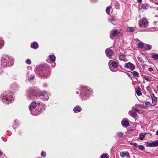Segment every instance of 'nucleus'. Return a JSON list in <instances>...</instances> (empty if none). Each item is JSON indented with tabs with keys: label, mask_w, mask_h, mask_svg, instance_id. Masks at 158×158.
I'll list each match as a JSON object with an SVG mask.
<instances>
[{
	"label": "nucleus",
	"mask_w": 158,
	"mask_h": 158,
	"mask_svg": "<svg viewBox=\"0 0 158 158\" xmlns=\"http://www.w3.org/2000/svg\"><path fill=\"white\" fill-rule=\"evenodd\" d=\"M156 134L157 135H158V130H157L156 131Z\"/></svg>",
	"instance_id": "nucleus-46"
},
{
	"label": "nucleus",
	"mask_w": 158,
	"mask_h": 158,
	"mask_svg": "<svg viewBox=\"0 0 158 158\" xmlns=\"http://www.w3.org/2000/svg\"><path fill=\"white\" fill-rule=\"evenodd\" d=\"M137 1L139 3H140L142 2V0H137Z\"/></svg>",
	"instance_id": "nucleus-45"
},
{
	"label": "nucleus",
	"mask_w": 158,
	"mask_h": 158,
	"mask_svg": "<svg viewBox=\"0 0 158 158\" xmlns=\"http://www.w3.org/2000/svg\"><path fill=\"white\" fill-rule=\"evenodd\" d=\"M148 70L150 72H152L153 71V69L151 67H150L148 69Z\"/></svg>",
	"instance_id": "nucleus-41"
},
{
	"label": "nucleus",
	"mask_w": 158,
	"mask_h": 158,
	"mask_svg": "<svg viewBox=\"0 0 158 158\" xmlns=\"http://www.w3.org/2000/svg\"><path fill=\"white\" fill-rule=\"evenodd\" d=\"M44 86H45V87H46L47 86V85L45 84H44Z\"/></svg>",
	"instance_id": "nucleus-49"
},
{
	"label": "nucleus",
	"mask_w": 158,
	"mask_h": 158,
	"mask_svg": "<svg viewBox=\"0 0 158 158\" xmlns=\"http://www.w3.org/2000/svg\"><path fill=\"white\" fill-rule=\"evenodd\" d=\"M37 111H38V112H39V114L40 113V111L39 110L35 109V110H34V113H35L36 112H37Z\"/></svg>",
	"instance_id": "nucleus-44"
},
{
	"label": "nucleus",
	"mask_w": 158,
	"mask_h": 158,
	"mask_svg": "<svg viewBox=\"0 0 158 158\" xmlns=\"http://www.w3.org/2000/svg\"><path fill=\"white\" fill-rule=\"evenodd\" d=\"M129 114L130 115L134 118L136 117L137 116L136 113L132 111H130L129 112Z\"/></svg>",
	"instance_id": "nucleus-16"
},
{
	"label": "nucleus",
	"mask_w": 158,
	"mask_h": 158,
	"mask_svg": "<svg viewBox=\"0 0 158 158\" xmlns=\"http://www.w3.org/2000/svg\"><path fill=\"white\" fill-rule=\"evenodd\" d=\"M2 152L0 151V156H2Z\"/></svg>",
	"instance_id": "nucleus-48"
},
{
	"label": "nucleus",
	"mask_w": 158,
	"mask_h": 158,
	"mask_svg": "<svg viewBox=\"0 0 158 158\" xmlns=\"http://www.w3.org/2000/svg\"><path fill=\"white\" fill-rule=\"evenodd\" d=\"M133 145L134 146L136 147H137V144L136 143H133Z\"/></svg>",
	"instance_id": "nucleus-43"
},
{
	"label": "nucleus",
	"mask_w": 158,
	"mask_h": 158,
	"mask_svg": "<svg viewBox=\"0 0 158 158\" xmlns=\"http://www.w3.org/2000/svg\"><path fill=\"white\" fill-rule=\"evenodd\" d=\"M110 22L114 25H115L116 23L115 19L113 18H111L110 19Z\"/></svg>",
	"instance_id": "nucleus-26"
},
{
	"label": "nucleus",
	"mask_w": 158,
	"mask_h": 158,
	"mask_svg": "<svg viewBox=\"0 0 158 158\" xmlns=\"http://www.w3.org/2000/svg\"><path fill=\"white\" fill-rule=\"evenodd\" d=\"M34 77H35V76L34 75H31L30 78V79L29 80H32L33 79H34Z\"/></svg>",
	"instance_id": "nucleus-40"
},
{
	"label": "nucleus",
	"mask_w": 158,
	"mask_h": 158,
	"mask_svg": "<svg viewBox=\"0 0 158 158\" xmlns=\"http://www.w3.org/2000/svg\"><path fill=\"white\" fill-rule=\"evenodd\" d=\"M3 41L1 38H0V49L2 47L3 45Z\"/></svg>",
	"instance_id": "nucleus-29"
},
{
	"label": "nucleus",
	"mask_w": 158,
	"mask_h": 158,
	"mask_svg": "<svg viewBox=\"0 0 158 158\" xmlns=\"http://www.w3.org/2000/svg\"><path fill=\"white\" fill-rule=\"evenodd\" d=\"M152 57L154 60H156L158 59V54H156L153 55H152Z\"/></svg>",
	"instance_id": "nucleus-27"
},
{
	"label": "nucleus",
	"mask_w": 158,
	"mask_h": 158,
	"mask_svg": "<svg viewBox=\"0 0 158 158\" xmlns=\"http://www.w3.org/2000/svg\"><path fill=\"white\" fill-rule=\"evenodd\" d=\"M131 73H132L134 77H139V74L136 71H134L133 72H131Z\"/></svg>",
	"instance_id": "nucleus-24"
},
{
	"label": "nucleus",
	"mask_w": 158,
	"mask_h": 158,
	"mask_svg": "<svg viewBox=\"0 0 158 158\" xmlns=\"http://www.w3.org/2000/svg\"><path fill=\"white\" fill-rule=\"evenodd\" d=\"M122 124L123 127H127L129 125V123L128 121L125 120H123L122 122Z\"/></svg>",
	"instance_id": "nucleus-14"
},
{
	"label": "nucleus",
	"mask_w": 158,
	"mask_h": 158,
	"mask_svg": "<svg viewBox=\"0 0 158 158\" xmlns=\"http://www.w3.org/2000/svg\"><path fill=\"white\" fill-rule=\"evenodd\" d=\"M138 46L139 48H142L144 46L143 43L142 42L139 43Z\"/></svg>",
	"instance_id": "nucleus-30"
},
{
	"label": "nucleus",
	"mask_w": 158,
	"mask_h": 158,
	"mask_svg": "<svg viewBox=\"0 0 158 158\" xmlns=\"http://www.w3.org/2000/svg\"><path fill=\"white\" fill-rule=\"evenodd\" d=\"M130 144L131 145H133V143H130Z\"/></svg>",
	"instance_id": "nucleus-50"
},
{
	"label": "nucleus",
	"mask_w": 158,
	"mask_h": 158,
	"mask_svg": "<svg viewBox=\"0 0 158 158\" xmlns=\"http://www.w3.org/2000/svg\"><path fill=\"white\" fill-rule=\"evenodd\" d=\"M36 104L35 102H33L29 106V110L31 111V114L34 115H37L39 114V112H36L35 113L34 112V110H35V107Z\"/></svg>",
	"instance_id": "nucleus-4"
},
{
	"label": "nucleus",
	"mask_w": 158,
	"mask_h": 158,
	"mask_svg": "<svg viewBox=\"0 0 158 158\" xmlns=\"http://www.w3.org/2000/svg\"><path fill=\"white\" fill-rule=\"evenodd\" d=\"M120 156L122 157H124L125 156L127 158H130V154L127 151L120 152Z\"/></svg>",
	"instance_id": "nucleus-9"
},
{
	"label": "nucleus",
	"mask_w": 158,
	"mask_h": 158,
	"mask_svg": "<svg viewBox=\"0 0 158 158\" xmlns=\"http://www.w3.org/2000/svg\"><path fill=\"white\" fill-rule=\"evenodd\" d=\"M152 48V46L149 44H146L144 46V48L146 50H150Z\"/></svg>",
	"instance_id": "nucleus-20"
},
{
	"label": "nucleus",
	"mask_w": 158,
	"mask_h": 158,
	"mask_svg": "<svg viewBox=\"0 0 158 158\" xmlns=\"http://www.w3.org/2000/svg\"><path fill=\"white\" fill-rule=\"evenodd\" d=\"M145 105L147 107H150L151 106V103L148 102H145Z\"/></svg>",
	"instance_id": "nucleus-39"
},
{
	"label": "nucleus",
	"mask_w": 158,
	"mask_h": 158,
	"mask_svg": "<svg viewBox=\"0 0 158 158\" xmlns=\"http://www.w3.org/2000/svg\"><path fill=\"white\" fill-rule=\"evenodd\" d=\"M91 92V90L89 88L86 86H82L79 88L78 90L76 92V94H80V98L81 100H85L89 98Z\"/></svg>",
	"instance_id": "nucleus-1"
},
{
	"label": "nucleus",
	"mask_w": 158,
	"mask_h": 158,
	"mask_svg": "<svg viewBox=\"0 0 158 158\" xmlns=\"http://www.w3.org/2000/svg\"><path fill=\"white\" fill-rule=\"evenodd\" d=\"M118 34V31L117 30L115 29L113 31H111L110 32V38L112 39H114L115 37L117 36Z\"/></svg>",
	"instance_id": "nucleus-7"
},
{
	"label": "nucleus",
	"mask_w": 158,
	"mask_h": 158,
	"mask_svg": "<svg viewBox=\"0 0 158 158\" xmlns=\"http://www.w3.org/2000/svg\"><path fill=\"white\" fill-rule=\"evenodd\" d=\"M139 25H140V23H139Z\"/></svg>",
	"instance_id": "nucleus-53"
},
{
	"label": "nucleus",
	"mask_w": 158,
	"mask_h": 158,
	"mask_svg": "<svg viewBox=\"0 0 158 158\" xmlns=\"http://www.w3.org/2000/svg\"><path fill=\"white\" fill-rule=\"evenodd\" d=\"M143 109H146V108H145V107H144V106L143 107Z\"/></svg>",
	"instance_id": "nucleus-51"
},
{
	"label": "nucleus",
	"mask_w": 158,
	"mask_h": 158,
	"mask_svg": "<svg viewBox=\"0 0 158 158\" xmlns=\"http://www.w3.org/2000/svg\"><path fill=\"white\" fill-rule=\"evenodd\" d=\"M119 60H123L124 61H126V60L125 56L123 55H121L119 56Z\"/></svg>",
	"instance_id": "nucleus-21"
},
{
	"label": "nucleus",
	"mask_w": 158,
	"mask_h": 158,
	"mask_svg": "<svg viewBox=\"0 0 158 158\" xmlns=\"http://www.w3.org/2000/svg\"><path fill=\"white\" fill-rule=\"evenodd\" d=\"M152 106H154L156 104L157 101V98L154 96V94L152 95Z\"/></svg>",
	"instance_id": "nucleus-11"
},
{
	"label": "nucleus",
	"mask_w": 158,
	"mask_h": 158,
	"mask_svg": "<svg viewBox=\"0 0 158 158\" xmlns=\"http://www.w3.org/2000/svg\"><path fill=\"white\" fill-rule=\"evenodd\" d=\"M50 60L51 61L54 62L56 59V57L54 55H50L49 56Z\"/></svg>",
	"instance_id": "nucleus-17"
},
{
	"label": "nucleus",
	"mask_w": 158,
	"mask_h": 158,
	"mask_svg": "<svg viewBox=\"0 0 158 158\" xmlns=\"http://www.w3.org/2000/svg\"><path fill=\"white\" fill-rule=\"evenodd\" d=\"M31 46L32 48L36 49L38 48V44L36 42H34L31 44Z\"/></svg>",
	"instance_id": "nucleus-15"
},
{
	"label": "nucleus",
	"mask_w": 158,
	"mask_h": 158,
	"mask_svg": "<svg viewBox=\"0 0 158 158\" xmlns=\"http://www.w3.org/2000/svg\"><path fill=\"white\" fill-rule=\"evenodd\" d=\"M26 63L28 64H31V60L29 59H27L25 61Z\"/></svg>",
	"instance_id": "nucleus-38"
},
{
	"label": "nucleus",
	"mask_w": 158,
	"mask_h": 158,
	"mask_svg": "<svg viewBox=\"0 0 158 158\" xmlns=\"http://www.w3.org/2000/svg\"><path fill=\"white\" fill-rule=\"evenodd\" d=\"M146 89L150 93L152 92L151 88L150 86H148L147 87Z\"/></svg>",
	"instance_id": "nucleus-33"
},
{
	"label": "nucleus",
	"mask_w": 158,
	"mask_h": 158,
	"mask_svg": "<svg viewBox=\"0 0 158 158\" xmlns=\"http://www.w3.org/2000/svg\"><path fill=\"white\" fill-rule=\"evenodd\" d=\"M109 67L110 70L113 72H116L117 71V68L112 67V66H111V65H110Z\"/></svg>",
	"instance_id": "nucleus-23"
},
{
	"label": "nucleus",
	"mask_w": 158,
	"mask_h": 158,
	"mask_svg": "<svg viewBox=\"0 0 158 158\" xmlns=\"http://www.w3.org/2000/svg\"><path fill=\"white\" fill-rule=\"evenodd\" d=\"M128 30L131 32H133L134 31V29L133 27H128Z\"/></svg>",
	"instance_id": "nucleus-35"
},
{
	"label": "nucleus",
	"mask_w": 158,
	"mask_h": 158,
	"mask_svg": "<svg viewBox=\"0 0 158 158\" xmlns=\"http://www.w3.org/2000/svg\"><path fill=\"white\" fill-rule=\"evenodd\" d=\"M90 1L92 3L96 2H97V0H90Z\"/></svg>",
	"instance_id": "nucleus-42"
},
{
	"label": "nucleus",
	"mask_w": 158,
	"mask_h": 158,
	"mask_svg": "<svg viewBox=\"0 0 158 158\" xmlns=\"http://www.w3.org/2000/svg\"><path fill=\"white\" fill-rule=\"evenodd\" d=\"M135 91L138 95L140 96L142 94V93L140 91V89L139 88H138L136 89H135Z\"/></svg>",
	"instance_id": "nucleus-19"
},
{
	"label": "nucleus",
	"mask_w": 158,
	"mask_h": 158,
	"mask_svg": "<svg viewBox=\"0 0 158 158\" xmlns=\"http://www.w3.org/2000/svg\"><path fill=\"white\" fill-rule=\"evenodd\" d=\"M40 95L42 96H45V98H41L42 99H44V101L47 100L49 98V97H48V95L47 94V92L45 91L40 92Z\"/></svg>",
	"instance_id": "nucleus-8"
},
{
	"label": "nucleus",
	"mask_w": 158,
	"mask_h": 158,
	"mask_svg": "<svg viewBox=\"0 0 158 158\" xmlns=\"http://www.w3.org/2000/svg\"><path fill=\"white\" fill-rule=\"evenodd\" d=\"M138 148L140 150H142L145 149V147L143 145H139L138 147Z\"/></svg>",
	"instance_id": "nucleus-31"
},
{
	"label": "nucleus",
	"mask_w": 158,
	"mask_h": 158,
	"mask_svg": "<svg viewBox=\"0 0 158 158\" xmlns=\"http://www.w3.org/2000/svg\"><path fill=\"white\" fill-rule=\"evenodd\" d=\"M135 110L137 111V112H139V110L137 109H135Z\"/></svg>",
	"instance_id": "nucleus-47"
},
{
	"label": "nucleus",
	"mask_w": 158,
	"mask_h": 158,
	"mask_svg": "<svg viewBox=\"0 0 158 158\" xmlns=\"http://www.w3.org/2000/svg\"><path fill=\"white\" fill-rule=\"evenodd\" d=\"M109 65H111L112 67L117 68L118 66V64L117 62L115 61H112L111 60H110L109 62Z\"/></svg>",
	"instance_id": "nucleus-10"
},
{
	"label": "nucleus",
	"mask_w": 158,
	"mask_h": 158,
	"mask_svg": "<svg viewBox=\"0 0 158 158\" xmlns=\"http://www.w3.org/2000/svg\"><path fill=\"white\" fill-rule=\"evenodd\" d=\"M30 92L31 94L32 95H35V91L34 89H31L30 90Z\"/></svg>",
	"instance_id": "nucleus-32"
},
{
	"label": "nucleus",
	"mask_w": 158,
	"mask_h": 158,
	"mask_svg": "<svg viewBox=\"0 0 158 158\" xmlns=\"http://www.w3.org/2000/svg\"><path fill=\"white\" fill-rule=\"evenodd\" d=\"M107 154H102L100 157V158H108V157L106 155Z\"/></svg>",
	"instance_id": "nucleus-34"
},
{
	"label": "nucleus",
	"mask_w": 158,
	"mask_h": 158,
	"mask_svg": "<svg viewBox=\"0 0 158 158\" xmlns=\"http://www.w3.org/2000/svg\"><path fill=\"white\" fill-rule=\"evenodd\" d=\"M149 147H156L158 146V141H154L148 144Z\"/></svg>",
	"instance_id": "nucleus-12"
},
{
	"label": "nucleus",
	"mask_w": 158,
	"mask_h": 158,
	"mask_svg": "<svg viewBox=\"0 0 158 158\" xmlns=\"http://www.w3.org/2000/svg\"><path fill=\"white\" fill-rule=\"evenodd\" d=\"M125 68L131 70H133L135 69V66L131 62L126 63L124 66Z\"/></svg>",
	"instance_id": "nucleus-6"
},
{
	"label": "nucleus",
	"mask_w": 158,
	"mask_h": 158,
	"mask_svg": "<svg viewBox=\"0 0 158 158\" xmlns=\"http://www.w3.org/2000/svg\"><path fill=\"white\" fill-rule=\"evenodd\" d=\"M106 56L110 59L112 58V56L114 54L113 51L110 48H107L105 51Z\"/></svg>",
	"instance_id": "nucleus-5"
},
{
	"label": "nucleus",
	"mask_w": 158,
	"mask_h": 158,
	"mask_svg": "<svg viewBox=\"0 0 158 158\" xmlns=\"http://www.w3.org/2000/svg\"><path fill=\"white\" fill-rule=\"evenodd\" d=\"M145 134L144 133H141L139 134V136L140 138V139L141 140L142 139L144 138L145 136Z\"/></svg>",
	"instance_id": "nucleus-25"
},
{
	"label": "nucleus",
	"mask_w": 158,
	"mask_h": 158,
	"mask_svg": "<svg viewBox=\"0 0 158 158\" xmlns=\"http://www.w3.org/2000/svg\"><path fill=\"white\" fill-rule=\"evenodd\" d=\"M73 111L75 113L80 112L81 110V108L78 106H77L73 109Z\"/></svg>",
	"instance_id": "nucleus-13"
},
{
	"label": "nucleus",
	"mask_w": 158,
	"mask_h": 158,
	"mask_svg": "<svg viewBox=\"0 0 158 158\" xmlns=\"http://www.w3.org/2000/svg\"><path fill=\"white\" fill-rule=\"evenodd\" d=\"M142 24L143 25H146L148 23V21L146 19H142L141 20Z\"/></svg>",
	"instance_id": "nucleus-22"
},
{
	"label": "nucleus",
	"mask_w": 158,
	"mask_h": 158,
	"mask_svg": "<svg viewBox=\"0 0 158 158\" xmlns=\"http://www.w3.org/2000/svg\"><path fill=\"white\" fill-rule=\"evenodd\" d=\"M117 135L119 138H121L122 137L123 134L121 132H118L117 134Z\"/></svg>",
	"instance_id": "nucleus-37"
},
{
	"label": "nucleus",
	"mask_w": 158,
	"mask_h": 158,
	"mask_svg": "<svg viewBox=\"0 0 158 158\" xmlns=\"http://www.w3.org/2000/svg\"><path fill=\"white\" fill-rule=\"evenodd\" d=\"M143 78L148 81H151L153 80V78L152 77H148L147 76H144Z\"/></svg>",
	"instance_id": "nucleus-18"
},
{
	"label": "nucleus",
	"mask_w": 158,
	"mask_h": 158,
	"mask_svg": "<svg viewBox=\"0 0 158 158\" xmlns=\"http://www.w3.org/2000/svg\"><path fill=\"white\" fill-rule=\"evenodd\" d=\"M1 61L2 65L5 67L8 66H12L14 63L13 60L7 56L6 58H2Z\"/></svg>",
	"instance_id": "nucleus-3"
},
{
	"label": "nucleus",
	"mask_w": 158,
	"mask_h": 158,
	"mask_svg": "<svg viewBox=\"0 0 158 158\" xmlns=\"http://www.w3.org/2000/svg\"><path fill=\"white\" fill-rule=\"evenodd\" d=\"M42 158V157H39V158Z\"/></svg>",
	"instance_id": "nucleus-52"
},
{
	"label": "nucleus",
	"mask_w": 158,
	"mask_h": 158,
	"mask_svg": "<svg viewBox=\"0 0 158 158\" xmlns=\"http://www.w3.org/2000/svg\"><path fill=\"white\" fill-rule=\"evenodd\" d=\"M46 152L42 151L41 153V156L44 157H45L46 156Z\"/></svg>",
	"instance_id": "nucleus-36"
},
{
	"label": "nucleus",
	"mask_w": 158,
	"mask_h": 158,
	"mask_svg": "<svg viewBox=\"0 0 158 158\" xmlns=\"http://www.w3.org/2000/svg\"><path fill=\"white\" fill-rule=\"evenodd\" d=\"M111 9V7L109 6L107 7L106 10V12L107 14H109L110 13V10Z\"/></svg>",
	"instance_id": "nucleus-28"
},
{
	"label": "nucleus",
	"mask_w": 158,
	"mask_h": 158,
	"mask_svg": "<svg viewBox=\"0 0 158 158\" xmlns=\"http://www.w3.org/2000/svg\"><path fill=\"white\" fill-rule=\"evenodd\" d=\"M1 98L2 102L8 105L14 100L12 95L6 93L2 94L1 95Z\"/></svg>",
	"instance_id": "nucleus-2"
}]
</instances>
